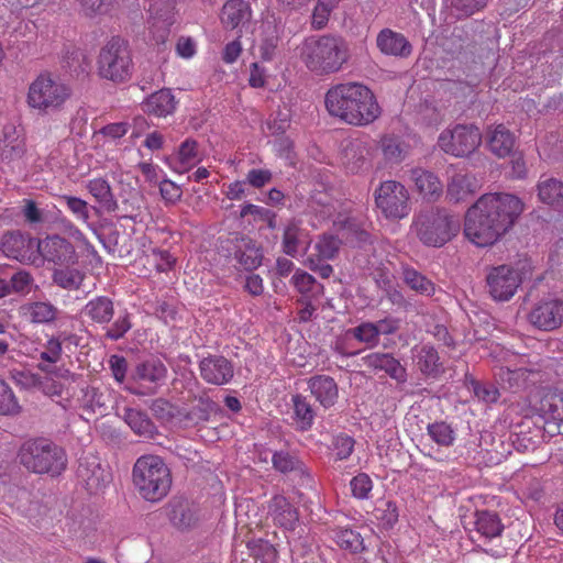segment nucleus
Listing matches in <instances>:
<instances>
[{"label":"nucleus","instance_id":"1","mask_svg":"<svg viewBox=\"0 0 563 563\" xmlns=\"http://www.w3.org/2000/svg\"><path fill=\"white\" fill-rule=\"evenodd\" d=\"M523 202L515 195L489 192L481 196L465 216L464 234L477 246L497 242L523 211Z\"/></svg>","mask_w":563,"mask_h":563},{"label":"nucleus","instance_id":"2","mask_svg":"<svg viewBox=\"0 0 563 563\" xmlns=\"http://www.w3.org/2000/svg\"><path fill=\"white\" fill-rule=\"evenodd\" d=\"M324 104L331 117L355 126L367 125L380 114L372 90L358 82L333 86L325 93Z\"/></svg>","mask_w":563,"mask_h":563},{"label":"nucleus","instance_id":"3","mask_svg":"<svg viewBox=\"0 0 563 563\" xmlns=\"http://www.w3.org/2000/svg\"><path fill=\"white\" fill-rule=\"evenodd\" d=\"M300 57L306 67L317 75L334 74L350 59V46L340 35L310 36L302 43Z\"/></svg>","mask_w":563,"mask_h":563},{"label":"nucleus","instance_id":"4","mask_svg":"<svg viewBox=\"0 0 563 563\" xmlns=\"http://www.w3.org/2000/svg\"><path fill=\"white\" fill-rule=\"evenodd\" d=\"M18 461L27 472L37 475L59 476L67 467L65 450L46 438L24 441L18 451Z\"/></svg>","mask_w":563,"mask_h":563},{"label":"nucleus","instance_id":"5","mask_svg":"<svg viewBox=\"0 0 563 563\" xmlns=\"http://www.w3.org/2000/svg\"><path fill=\"white\" fill-rule=\"evenodd\" d=\"M132 479L135 489L146 501L157 503L165 498L172 487V473L158 455H143L134 463Z\"/></svg>","mask_w":563,"mask_h":563},{"label":"nucleus","instance_id":"6","mask_svg":"<svg viewBox=\"0 0 563 563\" xmlns=\"http://www.w3.org/2000/svg\"><path fill=\"white\" fill-rule=\"evenodd\" d=\"M413 227L424 245L441 247L457 234L460 220L443 208H430L417 216Z\"/></svg>","mask_w":563,"mask_h":563},{"label":"nucleus","instance_id":"7","mask_svg":"<svg viewBox=\"0 0 563 563\" xmlns=\"http://www.w3.org/2000/svg\"><path fill=\"white\" fill-rule=\"evenodd\" d=\"M132 68L133 63L128 43L119 36L112 37L99 53V75L113 82H124L131 78Z\"/></svg>","mask_w":563,"mask_h":563},{"label":"nucleus","instance_id":"8","mask_svg":"<svg viewBox=\"0 0 563 563\" xmlns=\"http://www.w3.org/2000/svg\"><path fill=\"white\" fill-rule=\"evenodd\" d=\"M70 96L69 86L44 74L30 85L27 103L31 108L47 114L60 110Z\"/></svg>","mask_w":563,"mask_h":563},{"label":"nucleus","instance_id":"9","mask_svg":"<svg viewBox=\"0 0 563 563\" xmlns=\"http://www.w3.org/2000/svg\"><path fill=\"white\" fill-rule=\"evenodd\" d=\"M482 143V133L474 124H456L439 136V146L456 157H465L476 151Z\"/></svg>","mask_w":563,"mask_h":563},{"label":"nucleus","instance_id":"10","mask_svg":"<svg viewBox=\"0 0 563 563\" xmlns=\"http://www.w3.org/2000/svg\"><path fill=\"white\" fill-rule=\"evenodd\" d=\"M375 203L388 219H401L408 216L409 194L406 187L396 180H386L375 190Z\"/></svg>","mask_w":563,"mask_h":563},{"label":"nucleus","instance_id":"11","mask_svg":"<svg viewBox=\"0 0 563 563\" xmlns=\"http://www.w3.org/2000/svg\"><path fill=\"white\" fill-rule=\"evenodd\" d=\"M475 533L474 541L483 542L482 550L494 556L501 558L507 554L506 548L501 545H490V543L499 538L504 531V525L496 512L488 510H481L475 512Z\"/></svg>","mask_w":563,"mask_h":563},{"label":"nucleus","instance_id":"12","mask_svg":"<svg viewBox=\"0 0 563 563\" xmlns=\"http://www.w3.org/2000/svg\"><path fill=\"white\" fill-rule=\"evenodd\" d=\"M522 282L520 272L507 264L487 269L486 287L494 300L507 301L517 291Z\"/></svg>","mask_w":563,"mask_h":563},{"label":"nucleus","instance_id":"13","mask_svg":"<svg viewBox=\"0 0 563 563\" xmlns=\"http://www.w3.org/2000/svg\"><path fill=\"white\" fill-rule=\"evenodd\" d=\"M530 324L542 331H553L563 324V296H549L538 301L528 314Z\"/></svg>","mask_w":563,"mask_h":563},{"label":"nucleus","instance_id":"14","mask_svg":"<svg viewBox=\"0 0 563 563\" xmlns=\"http://www.w3.org/2000/svg\"><path fill=\"white\" fill-rule=\"evenodd\" d=\"M222 243L244 271L252 272L262 265L263 252L250 236L233 233Z\"/></svg>","mask_w":563,"mask_h":563},{"label":"nucleus","instance_id":"15","mask_svg":"<svg viewBox=\"0 0 563 563\" xmlns=\"http://www.w3.org/2000/svg\"><path fill=\"white\" fill-rule=\"evenodd\" d=\"M40 240L22 234L20 231H11L3 234L1 250L10 258L24 264H35Z\"/></svg>","mask_w":563,"mask_h":563},{"label":"nucleus","instance_id":"16","mask_svg":"<svg viewBox=\"0 0 563 563\" xmlns=\"http://www.w3.org/2000/svg\"><path fill=\"white\" fill-rule=\"evenodd\" d=\"M40 257L59 266H69L77 263L73 243L59 235L48 236L44 241H40L37 260Z\"/></svg>","mask_w":563,"mask_h":563},{"label":"nucleus","instance_id":"17","mask_svg":"<svg viewBox=\"0 0 563 563\" xmlns=\"http://www.w3.org/2000/svg\"><path fill=\"white\" fill-rule=\"evenodd\" d=\"M199 369L202 379L213 385H224L234 375L232 363L221 355H210L202 358L199 363Z\"/></svg>","mask_w":563,"mask_h":563},{"label":"nucleus","instance_id":"18","mask_svg":"<svg viewBox=\"0 0 563 563\" xmlns=\"http://www.w3.org/2000/svg\"><path fill=\"white\" fill-rule=\"evenodd\" d=\"M310 242L308 233L300 225V221L291 219L284 225L282 250L286 255L297 257L301 252L306 253Z\"/></svg>","mask_w":563,"mask_h":563},{"label":"nucleus","instance_id":"19","mask_svg":"<svg viewBox=\"0 0 563 563\" xmlns=\"http://www.w3.org/2000/svg\"><path fill=\"white\" fill-rule=\"evenodd\" d=\"M268 515L275 525L295 530L299 523L298 509L283 495H275L268 503Z\"/></svg>","mask_w":563,"mask_h":563},{"label":"nucleus","instance_id":"20","mask_svg":"<svg viewBox=\"0 0 563 563\" xmlns=\"http://www.w3.org/2000/svg\"><path fill=\"white\" fill-rule=\"evenodd\" d=\"M376 45L387 56L407 58L412 52V45L405 35L390 29H383L378 33Z\"/></svg>","mask_w":563,"mask_h":563},{"label":"nucleus","instance_id":"21","mask_svg":"<svg viewBox=\"0 0 563 563\" xmlns=\"http://www.w3.org/2000/svg\"><path fill=\"white\" fill-rule=\"evenodd\" d=\"M308 387L316 400L325 409L333 407L338 401L339 387L331 376H312L308 379Z\"/></svg>","mask_w":563,"mask_h":563},{"label":"nucleus","instance_id":"22","mask_svg":"<svg viewBox=\"0 0 563 563\" xmlns=\"http://www.w3.org/2000/svg\"><path fill=\"white\" fill-rule=\"evenodd\" d=\"M365 363L368 367L384 371L397 383L402 384L407 382V371L405 366L389 353H371L365 357Z\"/></svg>","mask_w":563,"mask_h":563},{"label":"nucleus","instance_id":"23","mask_svg":"<svg viewBox=\"0 0 563 563\" xmlns=\"http://www.w3.org/2000/svg\"><path fill=\"white\" fill-rule=\"evenodd\" d=\"M77 475L86 484L87 490L91 494L100 490L109 482L108 472L95 460L91 462L80 460Z\"/></svg>","mask_w":563,"mask_h":563},{"label":"nucleus","instance_id":"24","mask_svg":"<svg viewBox=\"0 0 563 563\" xmlns=\"http://www.w3.org/2000/svg\"><path fill=\"white\" fill-rule=\"evenodd\" d=\"M220 20L229 30L246 24L251 20L250 3L245 0H228L222 7Z\"/></svg>","mask_w":563,"mask_h":563},{"label":"nucleus","instance_id":"25","mask_svg":"<svg viewBox=\"0 0 563 563\" xmlns=\"http://www.w3.org/2000/svg\"><path fill=\"white\" fill-rule=\"evenodd\" d=\"M410 178L424 199L435 201L442 196V183L432 172L422 168H413L410 172Z\"/></svg>","mask_w":563,"mask_h":563},{"label":"nucleus","instance_id":"26","mask_svg":"<svg viewBox=\"0 0 563 563\" xmlns=\"http://www.w3.org/2000/svg\"><path fill=\"white\" fill-rule=\"evenodd\" d=\"M218 411V406L208 397L196 399L189 410L181 409L179 422L186 427H195L209 421L212 413Z\"/></svg>","mask_w":563,"mask_h":563},{"label":"nucleus","instance_id":"27","mask_svg":"<svg viewBox=\"0 0 563 563\" xmlns=\"http://www.w3.org/2000/svg\"><path fill=\"white\" fill-rule=\"evenodd\" d=\"M477 188L476 178L470 174L456 173L448 181L446 198L459 203L471 197Z\"/></svg>","mask_w":563,"mask_h":563},{"label":"nucleus","instance_id":"28","mask_svg":"<svg viewBox=\"0 0 563 563\" xmlns=\"http://www.w3.org/2000/svg\"><path fill=\"white\" fill-rule=\"evenodd\" d=\"M539 410L545 421L553 422L558 432L563 433V393L559 390L548 391L540 400Z\"/></svg>","mask_w":563,"mask_h":563},{"label":"nucleus","instance_id":"29","mask_svg":"<svg viewBox=\"0 0 563 563\" xmlns=\"http://www.w3.org/2000/svg\"><path fill=\"white\" fill-rule=\"evenodd\" d=\"M169 519L179 530H188L198 522L197 508L186 499H175L169 504Z\"/></svg>","mask_w":563,"mask_h":563},{"label":"nucleus","instance_id":"30","mask_svg":"<svg viewBox=\"0 0 563 563\" xmlns=\"http://www.w3.org/2000/svg\"><path fill=\"white\" fill-rule=\"evenodd\" d=\"M539 200L548 206L563 207V181L555 177L542 175L537 184Z\"/></svg>","mask_w":563,"mask_h":563},{"label":"nucleus","instance_id":"31","mask_svg":"<svg viewBox=\"0 0 563 563\" xmlns=\"http://www.w3.org/2000/svg\"><path fill=\"white\" fill-rule=\"evenodd\" d=\"M176 100L170 89L164 88L152 93L144 102V112L155 117H166L176 109Z\"/></svg>","mask_w":563,"mask_h":563},{"label":"nucleus","instance_id":"32","mask_svg":"<svg viewBox=\"0 0 563 563\" xmlns=\"http://www.w3.org/2000/svg\"><path fill=\"white\" fill-rule=\"evenodd\" d=\"M417 366L427 377L438 378L444 373V367L434 346L424 344L417 352Z\"/></svg>","mask_w":563,"mask_h":563},{"label":"nucleus","instance_id":"33","mask_svg":"<svg viewBox=\"0 0 563 563\" xmlns=\"http://www.w3.org/2000/svg\"><path fill=\"white\" fill-rule=\"evenodd\" d=\"M167 368L165 364L156 357H151L145 361L139 362L132 373L134 380H142L148 383H159L165 379Z\"/></svg>","mask_w":563,"mask_h":563},{"label":"nucleus","instance_id":"34","mask_svg":"<svg viewBox=\"0 0 563 563\" xmlns=\"http://www.w3.org/2000/svg\"><path fill=\"white\" fill-rule=\"evenodd\" d=\"M82 313L96 323L106 324L114 316V305L109 297L98 296L86 303Z\"/></svg>","mask_w":563,"mask_h":563},{"label":"nucleus","instance_id":"35","mask_svg":"<svg viewBox=\"0 0 563 563\" xmlns=\"http://www.w3.org/2000/svg\"><path fill=\"white\" fill-rule=\"evenodd\" d=\"M24 314L29 317L32 323L48 324L53 323L59 313L57 307L49 301H33L21 307Z\"/></svg>","mask_w":563,"mask_h":563},{"label":"nucleus","instance_id":"36","mask_svg":"<svg viewBox=\"0 0 563 563\" xmlns=\"http://www.w3.org/2000/svg\"><path fill=\"white\" fill-rule=\"evenodd\" d=\"M124 420L129 427L140 437L153 439L157 434V429L150 417L134 408L124 410Z\"/></svg>","mask_w":563,"mask_h":563},{"label":"nucleus","instance_id":"37","mask_svg":"<svg viewBox=\"0 0 563 563\" xmlns=\"http://www.w3.org/2000/svg\"><path fill=\"white\" fill-rule=\"evenodd\" d=\"M515 145L512 133L504 125H497L488 136V147L498 157L508 156Z\"/></svg>","mask_w":563,"mask_h":563},{"label":"nucleus","instance_id":"38","mask_svg":"<svg viewBox=\"0 0 563 563\" xmlns=\"http://www.w3.org/2000/svg\"><path fill=\"white\" fill-rule=\"evenodd\" d=\"M88 191L108 212H114L118 209V202L112 194L109 183L103 178H95L87 184Z\"/></svg>","mask_w":563,"mask_h":563},{"label":"nucleus","instance_id":"39","mask_svg":"<svg viewBox=\"0 0 563 563\" xmlns=\"http://www.w3.org/2000/svg\"><path fill=\"white\" fill-rule=\"evenodd\" d=\"M63 68L76 78L85 77L90 69V63L86 54L79 48L67 51L63 56Z\"/></svg>","mask_w":563,"mask_h":563},{"label":"nucleus","instance_id":"40","mask_svg":"<svg viewBox=\"0 0 563 563\" xmlns=\"http://www.w3.org/2000/svg\"><path fill=\"white\" fill-rule=\"evenodd\" d=\"M402 278L405 284L419 295L431 297L435 292V285L415 268L405 267Z\"/></svg>","mask_w":563,"mask_h":563},{"label":"nucleus","instance_id":"41","mask_svg":"<svg viewBox=\"0 0 563 563\" xmlns=\"http://www.w3.org/2000/svg\"><path fill=\"white\" fill-rule=\"evenodd\" d=\"M249 555L255 563H276L277 550L264 539H251L246 542Z\"/></svg>","mask_w":563,"mask_h":563},{"label":"nucleus","instance_id":"42","mask_svg":"<svg viewBox=\"0 0 563 563\" xmlns=\"http://www.w3.org/2000/svg\"><path fill=\"white\" fill-rule=\"evenodd\" d=\"M292 405L298 428L302 431L310 429L316 416L312 405L302 395L292 396Z\"/></svg>","mask_w":563,"mask_h":563},{"label":"nucleus","instance_id":"43","mask_svg":"<svg viewBox=\"0 0 563 563\" xmlns=\"http://www.w3.org/2000/svg\"><path fill=\"white\" fill-rule=\"evenodd\" d=\"M343 163L347 170L358 173L366 163V150L360 142H351L343 150Z\"/></svg>","mask_w":563,"mask_h":563},{"label":"nucleus","instance_id":"44","mask_svg":"<svg viewBox=\"0 0 563 563\" xmlns=\"http://www.w3.org/2000/svg\"><path fill=\"white\" fill-rule=\"evenodd\" d=\"M334 540L340 548L352 553H360L365 549L363 538L357 531L352 529L334 530Z\"/></svg>","mask_w":563,"mask_h":563},{"label":"nucleus","instance_id":"45","mask_svg":"<svg viewBox=\"0 0 563 563\" xmlns=\"http://www.w3.org/2000/svg\"><path fill=\"white\" fill-rule=\"evenodd\" d=\"M272 462L274 468L280 473L300 472L302 476L309 478V474L303 470V464L288 452H275Z\"/></svg>","mask_w":563,"mask_h":563},{"label":"nucleus","instance_id":"46","mask_svg":"<svg viewBox=\"0 0 563 563\" xmlns=\"http://www.w3.org/2000/svg\"><path fill=\"white\" fill-rule=\"evenodd\" d=\"M84 280V275L76 268H58L53 272V282L64 289H78Z\"/></svg>","mask_w":563,"mask_h":563},{"label":"nucleus","instance_id":"47","mask_svg":"<svg viewBox=\"0 0 563 563\" xmlns=\"http://www.w3.org/2000/svg\"><path fill=\"white\" fill-rule=\"evenodd\" d=\"M21 410L22 407L20 406L11 387L0 377V415L16 416Z\"/></svg>","mask_w":563,"mask_h":563},{"label":"nucleus","instance_id":"48","mask_svg":"<svg viewBox=\"0 0 563 563\" xmlns=\"http://www.w3.org/2000/svg\"><path fill=\"white\" fill-rule=\"evenodd\" d=\"M341 240L332 234H323L314 245L317 254H313L316 258L321 260H333L341 247Z\"/></svg>","mask_w":563,"mask_h":563},{"label":"nucleus","instance_id":"49","mask_svg":"<svg viewBox=\"0 0 563 563\" xmlns=\"http://www.w3.org/2000/svg\"><path fill=\"white\" fill-rule=\"evenodd\" d=\"M197 147L198 143L194 139H187L180 144L177 156L179 167H175L176 170L183 173L197 162Z\"/></svg>","mask_w":563,"mask_h":563},{"label":"nucleus","instance_id":"50","mask_svg":"<svg viewBox=\"0 0 563 563\" xmlns=\"http://www.w3.org/2000/svg\"><path fill=\"white\" fill-rule=\"evenodd\" d=\"M25 152L24 144L19 137H10L4 133L0 139V158L5 162H12L23 156Z\"/></svg>","mask_w":563,"mask_h":563},{"label":"nucleus","instance_id":"51","mask_svg":"<svg viewBox=\"0 0 563 563\" xmlns=\"http://www.w3.org/2000/svg\"><path fill=\"white\" fill-rule=\"evenodd\" d=\"M153 415L163 422H172L181 415V409L170 404L164 398L154 399L151 404Z\"/></svg>","mask_w":563,"mask_h":563},{"label":"nucleus","instance_id":"52","mask_svg":"<svg viewBox=\"0 0 563 563\" xmlns=\"http://www.w3.org/2000/svg\"><path fill=\"white\" fill-rule=\"evenodd\" d=\"M427 431L430 438L439 445L450 446L454 442V431L451 426L444 421L430 423Z\"/></svg>","mask_w":563,"mask_h":563},{"label":"nucleus","instance_id":"53","mask_svg":"<svg viewBox=\"0 0 563 563\" xmlns=\"http://www.w3.org/2000/svg\"><path fill=\"white\" fill-rule=\"evenodd\" d=\"M405 144L396 137L385 136L380 141L384 157L391 163H399L405 158Z\"/></svg>","mask_w":563,"mask_h":563},{"label":"nucleus","instance_id":"54","mask_svg":"<svg viewBox=\"0 0 563 563\" xmlns=\"http://www.w3.org/2000/svg\"><path fill=\"white\" fill-rule=\"evenodd\" d=\"M334 0H319L316 4L312 16H311V26L314 30L323 29L328 21L331 11L334 8Z\"/></svg>","mask_w":563,"mask_h":563},{"label":"nucleus","instance_id":"55","mask_svg":"<svg viewBox=\"0 0 563 563\" xmlns=\"http://www.w3.org/2000/svg\"><path fill=\"white\" fill-rule=\"evenodd\" d=\"M87 16L103 15L109 13L115 0H77Z\"/></svg>","mask_w":563,"mask_h":563},{"label":"nucleus","instance_id":"56","mask_svg":"<svg viewBox=\"0 0 563 563\" xmlns=\"http://www.w3.org/2000/svg\"><path fill=\"white\" fill-rule=\"evenodd\" d=\"M131 328L132 322L130 320V314L124 312L123 314H120L111 327L107 329L104 336L111 341H118L122 339Z\"/></svg>","mask_w":563,"mask_h":563},{"label":"nucleus","instance_id":"57","mask_svg":"<svg viewBox=\"0 0 563 563\" xmlns=\"http://www.w3.org/2000/svg\"><path fill=\"white\" fill-rule=\"evenodd\" d=\"M33 282L34 279L29 272L24 269L15 272L9 280L11 294H27Z\"/></svg>","mask_w":563,"mask_h":563},{"label":"nucleus","instance_id":"58","mask_svg":"<svg viewBox=\"0 0 563 563\" xmlns=\"http://www.w3.org/2000/svg\"><path fill=\"white\" fill-rule=\"evenodd\" d=\"M350 486L355 498L366 499L373 488V482L366 473H360L351 479Z\"/></svg>","mask_w":563,"mask_h":563},{"label":"nucleus","instance_id":"59","mask_svg":"<svg viewBox=\"0 0 563 563\" xmlns=\"http://www.w3.org/2000/svg\"><path fill=\"white\" fill-rule=\"evenodd\" d=\"M41 375L27 369L12 372V378L15 384L26 390L37 389L38 385H41Z\"/></svg>","mask_w":563,"mask_h":563},{"label":"nucleus","instance_id":"60","mask_svg":"<svg viewBox=\"0 0 563 563\" xmlns=\"http://www.w3.org/2000/svg\"><path fill=\"white\" fill-rule=\"evenodd\" d=\"M353 336L360 342L374 345L378 342L377 328L373 322H363L352 329Z\"/></svg>","mask_w":563,"mask_h":563},{"label":"nucleus","instance_id":"61","mask_svg":"<svg viewBox=\"0 0 563 563\" xmlns=\"http://www.w3.org/2000/svg\"><path fill=\"white\" fill-rule=\"evenodd\" d=\"M60 200L64 201L67 208L79 219L82 221H88L89 219V209L88 203L74 196H62Z\"/></svg>","mask_w":563,"mask_h":563},{"label":"nucleus","instance_id":"62","mask_svg":"<svg viewBox=\"0 0 563 563\" xmlns=\"http://www.w3.org/2000/svg\"><path fill=\"white\" fill-rule=\"evenodd\" d=\"M278 44L279 36L276 34L275 30H271V32L262 40L260 45L261 57L264 60H272L276 54Z\"/></svg>","mask_w":563,"mask_h":563},{"label":"nucleus","instance_id":"63","mask_svg":"<svg viewBox=\"0 0 563 563\" xmlns=\"http://www.w3.org/2000/svg\"><path fill=\"white\" fill-rule=\"evenodd\" d=\"M473 391L475 396L485 402H495L499 397L498 389L494 386H486L479 382L472 379Z\"/></svg>","mask_w":563,"mask_h":563},{"label":"nucleus","instance_id":"64","mask_svg":"<svg viewBox=\"0 0 563 563\" xmlns=\"http://www.w3.org/2000/svg\"><path fill=\"white\" fill-rule=\"evenodd\" d=\"M385 508L378 509L380 515L377 517L386 528H393L398 521V508L394 501H386Z\"/></svg>","mask_w":563,"mask_h":563}]
</instances>
